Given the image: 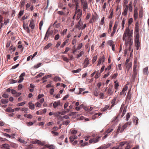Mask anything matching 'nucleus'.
Returning a JSON list of instances; mask_svg holds the SVG:
<instances>
[{
    "label": "nucleus",
    "instance_id": "c9c22d12",
    "mask_svg": "<svg viewBox=\"0 0 149 149\" xmlns=\"http://www.w3.org/2000/svg\"><path fill=\"white\" fill-rule=\"evenodd\" d=\"M25 0H21V1L20 3L19 6L21 8H22L23 7L25 3Z\"/></svg>",
    "mask_w": 149,
    "mask_h": 149
},
{
    "label": "nucleus",
    "instance_id": "7ed1b4c3",
    "mask_svg": "<svg viewBox=\"0 0 149 149\" xmlns=\"http://www.w3.org/2000/svg\"><path fill=\"white\" fill-rule=\"evenodd\" d=\"M139 38V36H135L134 41L137 50H138L139 49L141 46V43Z\"/></svg>",
    "mask_w": 149,
    "mask_h": 149
},
{
    "label": "nucleus",
    "instance_id": "4d7b16f0",
    "mask_svg": "<svg viewBox=\"0 0 149 149\" xmlns=\"http://www.w3.org/2000/svg\"><path fill=\"white\" fill-rule=\"evenodd\" d=\"M35 143H38L39 145H43V143L41 142L40 141L38 140H36L35 142Z\"/></svg>",
    "mask_w": 149,
    "mask_h": 149
},
{
    "label": "nucleus",
    "instance_id": "49530a36",
    "mask_svg": "<svg viewBox=\"0 0 149 149\" xmlns=\"http://www.w3.org/2000/svg\"><path fill=\"white\" fill-rule=\"evenodd\" d=\"M84 52L83 51H81L80 53L78 54L77 55V57L79 58L82 56V55L84 54Z\"/></svg>",
    "mask_w": 149,
    "mask_h": 149
},
{
    "label": "nucleus",
    "instance_id": "5701e85b",
    "mask_svg": "<svg viewBox=\"0 0 149 149\" xmlns=\"http://www.w3.org/2000/svg\"><path fill=\"white\" fill-rule=\"evenodd\" d=\"M51 36L50 34H49V29L47 31L45 38H44V40H47L48 39V38L49 36Z\"/></svg>",
    "mask_w": 149,
    "mask_h": 149
},
{
    "label": "nucleus",
    "instance_id": "2eb2a0df",
    "mask_svg": "<svg viewBox=\"0 0 149 149\" xmlns=\"http://www.w3.org/2000/svg\"><path fill=\"white\" fill-rule=\"evenodd\" d=\"M35 24V22L33 20H32L30 21V23L29 25V26L31 28L32 30H33L34 29Z\"/></svg>",
    "mask_w": 149,
    "mask_h": 149
},
{
    "label": "nucleus",
    "instance_id": "09e8293b",
    "mask_svg": "<svg viewBox=\"0 0 149 149\" xmlns=\"http://www.w3.org/2000/svg\"><path fill=\"white\" fill-rule=\"evenodd\" d=\"M31 5L30 3H27L26 5V10L29 11V8L30 7Z\"/></svg>",
    "mask_w": 149,
    "mask_h": 149
},
{
    "label": "nucleus",
    "instance_id": "9b49d317",
    "mask_svg": "<svg viewBox=\"0 0 149 149\" xmlns=\"http://www.w3.org/2000/svg\"><path fill=\"white\" fill-rule=\"evenodd\" d=\"M138 17V8H136L134 9V18L135 20H136Z\"/></svg>",
    "mask_w": 149,
    "mask_h": 149
},
{
    "label": "nucleus",
    "instance_id": "6e6552de",
    "mask_svg": "<svg viewBox=\"0 0 149 149\" xmlns=\"http://www.w3.org/2000/svg\"><path fill=\"white\" fill-rule=\"evenodd\" d=\"M118 26V22L117 21H116L115 22L114 25L113 27V31L111 34L110 36L111 37H113V36L116 31Z\"/></svg>",
    "mask_w": 149,
    "mask_h": 149
},
{
    "label": "nucleus",
    "instance_id": "393cba45",
    "mask_svg": "<svg viewBox=\"0 0 149 149\" xmlns=\"http://www.w3.org/2000/svg\"><path fill=\"white\" fill-rule=\"evenodd\" d=\"M29 108L33 110L35 108L34 105L32 103V102H29Z\"/></svg>",
    "mask_w": 149,
    "mask_h": 149
},
{
    "label": "nucleus",
    "instance_id": "423d86ee",
    "mask_svg": "<svg viewBox=\"0 0 149 149\" xmlns=\"http://www.w3.org/2000/svg\"><path fill=\"white\" fill-rule=\"evenodd\" d=\"M123 11L122 13V15L126 16L127 15L128 10H129V7L128 5L123 6Z\"/></svg>",
    "mask_w": 149,
    "mask_h": 149
},
{
    "label": "nucleus",
    "instance_id": "4468645a",
    "mask_svg": "<svg viewBox=\"0 0 149 149\" xmlns=\"http://www.w3.org/2000/svg\"><path fill=\"white\" fill-rule=\"evenodd\" d=\"M25 75V73L24 72H23L21 74L20 76L19 77V80L18 81V83H21L24 79L23 77Z\"/></svg>",
    "mask_w": 149,
    "mask_h": 149
},
{
    "label": "nucleus",
    "instance_id": "052dcab7",
    "mask_svg": "<svg viewBox=\"0 0 149 149\" xmlns=\"http://www.w3.org/2000/svg\"><path fill=\"white\" fill-rule=\"evenodd\" d=\"M44 74V73L40 72L39 74H38L36 77L37 78H38L39 77H41L42 76H43Z\"/></svg>",
    "mask_w": 149,
    "mask_h": 149
},
{
    "label": "nucleus",
    "instance_id": "7c9ffc66",
    "mask_svg": "<svg viewBox=\"0 0 149 149\" xmlns=\"http://www.w3.org/2000/svg\"><path fill=\"white\" fill-rule=\"evenodd\" d=\"M129 7V11L130 12H132V2H130L129 4L128 5Z\"/></svg>",
    "mask_w": 149,
    "mask_h": 149
},
{
    "label": "nucleus",
    "instance_id": "473e14b6",
    "mask_svg": "<svg viewBox=\"0 0 149 149\" xmlns=\"http://www.w3.org/2000/svg\"><path fill=\"white\" fill-rule=\"evenodd\" d=\"M126 65V68L127 69V71H128L132 66V63L129 62Z\"/></svg>",
    "mask_w": 149,
    "mask_h": 149
},
{
    "label": "nucleus",
    "instance_id": "338daca9",
    "mask_svg": "<svg viewBox=\"0 0 149 149\" xmlns=\"http://www.w3.org/2000/svg\"><path fill=\"white\" fill-rule=\"evenodd\" d=\"M113 131V129L111 128L109 129L108 130H106V133H107V134H109L111 132Z\"/></svg>",
    "mask_w": 149,
    "mask_h": 149
},
{
    "label": "nucleus",
    "instance_id": "bb28decb",
    "mask_svg": "<svg viewBox=\"0 0 149 149\" xmlns=\"http://www.w3.org/2000/svg\"><path fill=\"white\" fill-rule=\"evenodd\" d=\"M107 44L111 46L114 44V42L112 40H108L107 42Z\"/></svg>",
    "mask_w": 149,
    "mask_h": 149
},
{
    "label": "nucleus",
    "instance_id": "f03ea898",
    "mask_svg": "<svg viewBox=\"0 0 149 149\" xmlns=\"http://www.w3.org/2000/svg\"><path fill=\"white\" fill-rule=\"evenodd\" d=\"M118 147L120 149H129L130 148V145L126 144L125 142H120Z\"/></svg>",
    "mask_w": 149,
    "mask_h": 149
},
{
    "label": "nucleus",
    "instance_id": "f8f14e48",
    "mask_svg": "<svg viewBox=\"0 0 149 149\" xmlns=\"http://www.w3.org/2000/svg\"><path fill=\"white\" fill-rule=\"evenodd\" d=\"M127 86L126 85L123 88L122 91L120 92V95H125L126 94V92H125V91L127 90Z\"/></svg>",
    "mask_w": 149,
    "mask_h": 149
},
{
    "label": "nucleus",
    "instance_id": "e433bc0d",
    "mask_svg": "<svg viewBox=\"0 0 149 149\" xmlns=\"http://www.w3.org/2000/svg\"><path fill=\"white\" fill-rule=\"evenodd\" d=\"M133 73L132 76V77L134 79H135L137 74V70H133Z\"/></svg>",
    "mask_w": 149,
    "mask_h": 149
},
{
    "label": "nucleus",
    "instance_id": "c03bdc74",
    "mask_svg": "<svg viewBox=\"0 0 149 149\" xmlns=\"http://www.w3.org/2000/svg\"><path fill=\"white\" fill-rule=\"evenodd\" d=\"M109 106L106 105L104 108L102 109V111L104 112L105 111L107 110V109L109 108Z\"/></svg>",
    "mask_w": 149,
    "mask_h": 149
},
{
    "label": "nucleus",
    "instance_id": "69168bd1",
    "mask_svg": "<svg viewBox=\"0 0 149 149\" xmlns=\"http://www.w3.org/2000/svg\"><path fill=\"white\" fill-rule=\"evenodd\" d=\"M74 136H71L69 138V139L70 140V141L72 142H73L74 140Z\"/></svg>",
    "mask_w": 149,
    "mask_h": 149
},
{
    "label": "nucleus",
    "instance_id": "58836bf2",
    "mask_svg": "<svg viewBox=\"0 0 149 149\" xmlns=\"http://www.w3.org/2000/svg\"><path fill=\"white\" fill-rule=\"evenodd\" d=\"M85 90L84 88H79V92H76L77 94L79 95L81 93V92L84 91Z\"/></svg>",
    "mask_w": 149,
    "mask_h": 149
},
{
    "label": "nucleus",
    "instance_id": "c756f323",
    "mask_svg": "<svg viewBox=\"0 0 149 149\" xmlns=\"http://www.w3.org/2000/svg\"><path fill=\"white\" fill-rule=\"evenodd\" d=\"M76 11L75 12V13L73 17V19H74L75 18V17L76 16V15L77 14H78V13H79L80 12H81V13H82V11L80 9H77V10L76 9Z\"/></svg>",
    "mask_w": 149,
    "mask_h": 149
},
{
    "label": "nucleus",
    "instance_id": "8fccbe9b",
    "mask_svg": "<svg viewBox=\"0 0 149 149\" xmlns=\"http://www.w3.org/2000/svg\"><path fill=\"white\" fill-rule=\"evenodd\" d=\"M26 103V102H21L20 103H18L17 104V106H22L24 104Z\"/></svg>",
    "mask_w": 149,
    "mask_h": 149
},
{
    "label": "nucleus",
    "instance_id": "f704fd0d",
    "mask_svg": "<svg viewBox=\"0 0 149 149\" xmlns=\"http://www.w3.org/2000/svg\"><path fill=\"white\" fill-rule=\"evenodd\" d=\"M1 102L3 104H6L8 102V100L7 99H1Z\"/></svg>",
    "mask_w": 149,
    "mask_h": 149
},
{
    "label": "nucleus",
    "instance_id": "680f3d73",
    "mask_svg": "<svg viewBox=\"0 0 149 149\" xmlns=\"http://www.w3.org/2000/svg\"><path fill=\"white\" fill-rule=\"evenodd\" d=\"M129 0H124L123 1V6H126L128 5H127Z\"/></svg>",
    "mask_w": 149,
    "mask_h": 149
},
{
    "label": "nucleus",
    "instance_id": "a878e982",
    "mask_svg": "<svg viewBox=\"0 0 149 149\" xmlns=\"http://www.w3.org/2000/svg\"><path fill=\"white\" fill-rule=\"evenodd\" d=\"M98 16L97 14L96 13V15H93L92 17L91 18L92 20H93V22H95V21L97 20L98 19Z\"/></svg>",
    "mask_w": 149,
    "mask_h": 149
},
{
    "label": "nucleus",
    "instance_id": "0e129e2a",
    "mask_svg": "<svg viewBox=\"0 0 149 149\" xmlns=\"http://www.w3.org/2000/svg\"><path fill=\"white\" fill-rule=\"evenodd\" d=\"M52 45V44L51 43H49L47 45L45 46V48L46 49H48L49 47H50Z\"/></svg>",
    "mask_w": 149,
    "mask_h": 149
},
{
    "label": "nucleus",
    "instance_id": "6ab92c4d",
    "mask_svg": "<svg viewBox=\"0 0 149 149\" xmlns=\"http://www.w3.org/2000/svg\"><path fill=\"white\" fill-rule=\"evenodd\" d=\"M117 98V97H114L111 102V103L112 104L110 107V109L111 108L113 107L116 104V102Z\"/></svg>",
    "mask_w": 149,
    "mask_h": 149
},
{
    "label": "nucleus",
    "instance_id": "ea45409f",
    "mask_svg": "<svg viewBox=\"0 0 149 149\" xmlns=\"http://www.w3.org/2000/svg\"><path fill=\"white\" fill-rule=\"evenodd\" d=\"M117 81H116L114 82L115 85H114V88H115L117 89H118L119 85V84L118 82H117Z\"/></svg>",
    "mask_w": 149,
    "mask_h": 149
},
{
    "label": "nucleus",
    "instance_id": "20e7f679",
    "mask_svg": "<svg viewBox=\"0 0 149 149\" xmlns=\"http://www.w3.org/2000/svg\"><path fill=\"white\" fill-rule=\"evenodd\" d=\"M127 108L124 107V105H122L120 111H119V116L120 115L121 118H122L125 113L126 111Z\"/></svg>",
    "mask_w": 149,
    "mask_h": 149
},
{
    "label": "nucleus",
    "instance_id": "9d476101",
    "mask_svg": "<svg viewBox=\"0 0 149 149\" xmlns=\"http://www.w3.org/2000/svg\"><path fill=\"white\" fill-rule=\"evenodd\" d=\"M105 61V56L104 55L100 56L98 62L97 63V65H99L102 62L103 63Z\"/></svg>",
    "mask_w": 149,
    "mask_h": 149
},
{
    "label": "nucleus",
    "instance_id": "3c124183",
    "mask_svg": "<svg viewBox=\"0 0 149 149\" xmlns=\"http://www.w3.org/2000/svg\"><path fill=\"white\" fill-rule=\"evenodd\" d=\"M125 19L124 18H123V19L122 22L121 23V25L122 27V29H123L124 28V26L125 24Z\"/></svg>",
    "mask_w": 149,
    "mask_h": 149
},
{
    "label": "nucleus",
    "instance_id": "dca6fc26",
    "mask_svg": "<svg viewBox=\"0 0 149 149\" xmlns=\"http://www.w3.org/2000/svg\"><path fill=\"white\" fill-rule=\"evenodd\" d=\"M72 2L73 3H75L76 7L75 9L77 10L79 7V0H72Z\"/></svg>",
    "mask_w": 149,
    "mask_h": 149
},
{
    "label": "nucleus",
    "instance_id": "f257e3e1",
    "mask_svg": "<svg viewBox=\"0 0 149 149\" xmlns=\"http://www.w3.org/2000/svg\"><path fill=\"white\" fill-rule=\"evenodd\" d=\"M133 32L132 29L130 30L129 27H126L123 35V39L125 41V45L127 46L129 44V50H131V47L133 44Z\"/></svg>",
    "mask_w": 149,
    "mask_h": 149
},
{
    "label": "nucleus",
    "instance_id": "79ce46f5",
    "mask_svg": "<svg viewBox=\"0 0 149 149\" xmlns=\"http://www.w3.org/2000/svg\"><path fill=\"white\" fill-rule=\"evenodd\" d=\"M133 22V18H130L128 20V24L129 26H128L129 27V26H130V25L132 24V22Z\"/></svg>",
    "mask_w": 149,
    "mask_h": 149
},
{
    "label": "nucleus",
    "instance_id": "0eeeda50",
    "mask_svg": "<svg viewBox=\"0 0 149 149\" xmlns=\"http://www.w3.org/2000/svg\"><path fill=\"white\" fill-rule=\"evenodd\" d=\"M107 91V94L108 95L110 96L112 95L113 92V88L112 86H111L109 87L108 89L106 88L105 91Z\"/></svg>",
    "mask_w": 149,
    "mask_h": 149
},
{
    "label": "nucleus",
    "instance_id": "de8ad7c7",
    "mask_svg": "<svg viewBox=\"0 0 149 149\" xmlns=\"http://www.w3.org/2000/svg\"><path fill=\"white\" fill-rule=\"evenodd\" d=\"M9 146L6 143L3 144L2 145V148H6V149H8L9 148Z\"/></svg>",
    "mask_w": 149,
    "mask_h": 149
},
{
    "label": "nucleus",
    "instance_id": "864d4df0",
    "mask_svg": "<svg viewBox=\"0 0 149 149\" xmlns=\"http://www.w3.org/2000/svg\"><path fill=\"white\" fill-rule=\"evenodd\" d=\"M60 85H61V87H63V88L65 87L66 85L65 84H60V83H57L56 84V86H58Z\"/></svg>",
    "mask_w": 149,
    "mask_h": 149
},
{
    "label": "nucleus",
    "instance_id": "603ef678",
    "mask_svg": "<svg viewBox=\"0 0 149 149\" xmlns=\"http://www.w3.org/2000/svg\"><path fill=\"white\" fill-rule=\"evenodd\" d=\"M24 13V11L23 10H20L19 12V14L18 15V17L19 18V16H22L23 14Z\"/></svg>",
    "mask_w": 149,
    "mask_h": 149
},
{
    "label": "nucleus",
    "instance_id": "bf43d9fd",
    "mask_svg": "<svg viewBox=\"0 0 149 149\" xmlns=\"http://www.w3.org/2000/svg\"><path fill=\"white\" fill-rule=\"evenodd\" d=\"M97 56H95L92 59V61L93 62V63H94V62H95L96 60H97Z\"/></svg>",
    "mask_w": 149,
    "mask_h": 149
},
{
    "label": "nucleus",
    "instance_id": "412c9836",
    "mask_svg": "<svg viewBox=\"0 0 149 149\" xmlns=\"http://www.w3.org/2000/svg\"><path fill=\"white\" fill-rule=\"evenodd\" d=\"M113 22L112 21H110L109 23V28L108 30V32L109 33L111 31V28L112 26Z\"/></svg>",
    "mask_w": 149,
    "mask_h": 149
},
{
    "label": "nucleus",
    "instance_id": "4be33fe9",
    "mask_svg": "<svg viewBox=\"0 0 149 149\" xmlns=\"http://www.w3.org/2000/svg\"><path fill=\"white\" fill-rule=\"evenodd\" d=\"M131 89H130L129 90L128 93L127 95V96L126 97V100H127L128 99L129 100H130L131 98Z\"/></svg>",
    "mask_w": 149,
    "mask_h": 149
},
{
    "label": "nucleus",
    "instance_id": "39448f33",
    "mask_svg": "<svg viewBox=\"0 0 149 149\" xmlns=\"http://www.w3.org/2000/svg\"><path fill=\"white\" fill-rule=\"evenodd\" d=\"M135 36H139V23L138 22H136L134 28Z\"/></svg>",
    "mask_w": 149,
    "mask_h": 149
},
{
    "label": "nucleus",
    "instance_id": "37998d69",
    "mask_svg": "<svg viewBox=\"0 0 149 149\" xmlns=\"http://www.w3.org/2000/svg\"><path fill=\"white\" fill-rule=\"evenodd\" d=\"M110 11H111V13L109 15L108 17V18L109 19H111L112 18V16L113 14V10H110Z\"/></svg>",
    "mask_w": 149,
    "mask_h": 149
},
{
    "label": "nucleus",
    "instance_id": "72a5a7b5",
    "mask_svg": "<svg viewBox=\"0 0 149 149\" xmlns=\"http://www.w3.org/2000/svg\"><path fill=\"white\" fill-rule=\"evenodd\" d=\"M143 8L141 7V9L139 10V17L140 18H141L143 17Z\"/></svg>",
    "mask_w": 149,
    "mask_h": 149
},
{
    "label": "nucleus",
    "instance_id": "c85d7f7f",
    "mask_svg": "<svg viewBox=\"0 0 149 149\" xmlns=\"http://www.w3.org/2000/svg\"><path fill=\"white\" fill-rule=\"evenodd\" d=\"M134 123H135V125H137L138 123L139 119L138 118L136 117H134L133 119Z\"/></svg>",
    "mask_w": 149,
    "mask_h": 149
},
{
    "label": "nucleus",
    "instance_id": "2f4dec72",
    "mask_svg": "<svg viewBox=\"0 0 149 149\" xmlns=\"http://www.w3.org/2000/svg\"><path fill=\"white\" fill-rule=\"evenodd\" d=\"M7 112H13L14 111V109H12L11 107L7 108L6 111Z\"/></svg>",
    "mask_w": 149,
    "mask_h": 149
},
{
    "label": "nucleus",
    "instance_id": "6e6d98bb",
    "mask_svg": "<svg viewBox=\"0 0 149 149\" xmlns=\"http://www.w3.org/2000/svg\"><path fill=\"white\" fill-rule=\"evenodd\" d=\"M130 117V113H128L126 115V117L125 120L128 121L129 120V118Z\"/></svg>",
    "mask_w": 149,
    "mask_h": 149
},
{
    "label": "nucleus",
    "instance_id": "e2e57ef3",
    "mask_svg": "<svg viewBox=\"0 0 149 149\" xmlns=\"http://www.w3.org/2000/svg\"><path fill=\"white\" fill-rule=\"evenodd\" d=\"M104 17H103L102 19H101V22H100V24L101 25H103V24H104Z\"/></svg>",
    "mask_w": 149,
    "mask_h": 149
},
{
    "label": "nucleus",
    "instance_id": "ddd939ff",
    "mask_svg": "<svg viewBox=\"0 0 149 149\" xmlns=\"http://www.w3.org/2000/svg\"><path fill=\"white\" fill-rule=\"evenodd\" d=\"M100 137H97L95 139H91L89 140V142L91 143L93 142H94V143H96L99 141V139Z\"/></svg>",
    "mask_w": 149,
    "mask_h": 149
},
{
    "label": "nucleus",
    "instance_id": "5fc2aeb1",
    "mask_svg": "<svg viewBox=\"0 0 149 149\" xmlns=\"http://www.w3.org/2000/svg\"><path fill=\"white\" fill-rule=\"evenodd\" d=\"M81 69L79 68L76 70H73L72 72H73L74 73H78L80 71H81Z\"/></svg>",
    "mask_w": 149,
    "mask_h": 149
},
{
    "label": "nucleus",
    "instance_id": "aec40b11",
    "mask_svg": "<svg viewBox=\"0 0 149 149\" xmlns=\"http://www.w3.org/2000/svg\"><path fill=\"white\" fill-rule=\"evenodd\" d=\"M81 19H80L79 21L78 22L77 26V28L79 30L81 29L83 24V22L81 21Z\"/></svg>",
    "mask_w": 149,
    "mask_h": 149
},
{
    "label": "nucleus",
    "instance_id": "b1692460",
    "mask_svg": "<svg viewBox=\"0 0 149 149\" xmlns=\"http://www.w3.org/2000/svg\"><path fill=\"white\" fill-rule=\"evenodd\" d=\"M148 67L147 66L143 69V72L144 75H148Z\"/></svg>",
    "mask_w": 149,
    "mask_h": 149
},
{
    "label": "nucleus",
    "instance_id": "a211bd4d",
    "mask_svg": "<svg viewBox=\"0 0 149 149\" xmlns=\"http://www.w3.org/2000/svg\"><path fill=\"white\" fill-rule=\"evenodd\" d=\"M81 4L82 6V8L83 11H85L88 8V4L87 2H85L82 3H81Z\"/></svg>",
    "mask_w": 149,
    "mask_h": 149
},
{
    "label": "nucleus",
    "instance_id": "774afa93",
    "mask_svg": "<svg viewBox=\"0 0 149 149\" xmlns=\"http://www.w3.org/2000/svg\"><path fill=\"white\" fill-rule=\"evenodd\" d=\"M41 64H42V63H38L36 65H35L34 66V67L35 68H38L39 67H40V66L41 65Z\"/></svg>",
    "mask_w": 149,
    "mask_h": 149
},
{
    "label": "nucleus",
    "instance_id": "4c0bfd02",
    "mask_svg": "<svg viewBox=\"0 0 149 149\" xmlns=\"http://www.w3.org/2000/svg\"><path fill=\"white\" fill-rule=\"evenodd\" d=\"M96 72L97 73L95 76V79H97L100 76L101 73H100V72H99L98 70Z\"/></svg>",
    "mask_w": 149,
    "mask_h": 149
},
{
    "label": "nucleus",
    "instance_id": "a18cd8bd",
    "mask_svg": "<svg viewBox=\"0 0 149 149\" xmlns=\"http://www.w3.org/2000/svg\"><path fill=\"white\" fill-rule=\"evenodd\" d=\"M46 147L48 148L49 149H54L55 148V147L53 145H45Z\"/></svg>",
    "mask_w": 149,
    "mask_h": 149
},
{
    "label": "nucleus",
    "instance_id": "a19ab883",
    "mask_svg": "<svg viewBox=\"0 0 149 149\" xmlns=\"http://www.w3.org/2000/svg\"><path fill=\"white\" fill-rule=\"evenodd\" d=\"M77 17L76 18L77 20H78L81 17L82 15V13H81V12H80L79 13H78V14H77Z\"/></svg>",
    "mask_w": 149,
    "mask_h": 149
},
{
    "label": "nucleus",
    "instance_id": "1a4fd4ad",
    "mask_svg": "<svg viewBox=\"0 0 149 149\" xmlns=\"http://www.w3.org/2000/svg\"><path fill=\"white\" fill-rule=\"evenodd\" d=\"M131 124V122L130 121L127 122L122 127L121 130H120V132H123V130L129 125H130Z\"/></svg>",
    "mask_w": 149,
    "mask_h": 149
},
{
    "label": "nucleus",
    "instance_id": "13d9d810",
    "mask_svg": "<svg viewBox=\"0 0 149 149\" xmlns=\"http://www.w3.org/2000/svg\"><path fill=\"white\" fill-rule=\"evenodd\" d=\"M43 24V22L42 21H41L40 22L39 24V28L40 30H41L42 26Z\"/></svg>",
    "mask_w": 149,
    "mask_h": 149
},
{
    "label": "nucleus",
    "instance_id": "f3484780",
    "mask_svg": "<svg viewBox=\"0 0 149 149\" xmlns=\"http://www.w3.org/2000/svg\"><path fill=\"white\" fill-rule=\"evenodd\" d=\"M84 68H85L87 67L88 65L89 64V60L88 58H86L84 61Z\"/></svg>",
    "mask_w": 149,
    "mask_h": 149
},
{
    "label": "nucleus",
    "instance_id": "cd10ccee",
    "mask_svg": "<svg viewBox=\"0 0 149 149\" xmlns=\"http://www.w3.org/2000/svg\"><path fill=\"white\" fill-rule=\"evenodd\" d=\"M102 113H96L93 116V119H95V118H98V117L100 115H102Z\"/></svg>",
    "mask_w": 149,
    "mask_h": 149
}]
</instances>
